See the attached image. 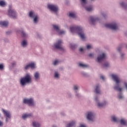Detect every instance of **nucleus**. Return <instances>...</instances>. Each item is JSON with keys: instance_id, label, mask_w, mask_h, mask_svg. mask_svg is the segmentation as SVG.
<instances>
[{"instance_id": "10", "label": "nucleus", "mask_w": 127, "mask_h": 127, "mask_svg": "<svg viewBox=\"0 0 127 127\" xmlns=\"http://www.w3.org/2000/svg\"><path fill=\"white\" fill-rule=\"evenodd\" d=\"M54 29L59 34H64L65 33V32L64 31H61L60 30V29H59V27L56 25H53Z\"/></svg>"}, {"instance_id": "35", "label": "nucleus", "mask_w": 127, "mask_h": 127, "mask_svg": "<svg viewBox=\"0 0 127 127\" xmlns=\"http://www.w3.org/2000/svg\"><path fill=\"white\" fill-rule=\"evenodd\" d=\"M118 98H119V99H123V95H122L121 94H120L118 95Z\"/></svg>"}, {"instance_id": "5", "label": "nucleus", "mask_w": 127, "mask_h": 127, "mask_svg": "<svg viewBox=\"0 0 127 127\" xmlns=\"http://www.w3.org/2000/svg\"><path fill=\"white\" fill-rule=\"evenodd\" d=\"M8 14L12 18H15L16 17V12L13 9L9 8L8 11Z\"/></svg>"}, {"instance_id": "41", "label": "nucleus", "mask_w": 127, "mask_h": 127, "mask_svg": "<svg viewBox=\"0 0 127 127\" xmlns=\"http://www.w3.org/2000/svg\"><path fill=\"white\" fill-rule=\"evenodd\" d=\"M2 126H3V123L1 121H0V127H2Z\"/></svg>"}, {"instance_id": "14", "label": "nucleus", "mask_w": 127, "mask_h": 127, "mask_svg": "<svg viewBox=\"0 0 127 127\" xmlns=\"http://www.w3.org/2000/svg\"><path fill=\"white\" fill-rule=\"evenodd\" d=\"M30 117H32V114H24L23 115L22 118L23 120H25V119H27V118H30Z\"/></svg>"}, {"instance_id": "17", "label": "nucleus", "mask_w": 127, "mask_h": 127, "mask_svg": "<svg viewBox=\"0 0 127 127\" xmlns=\"http://www.w3.org/2000/svg\"><path fill=\"white\" fill-rule=\"evenodd\" d=\"M99 88H100V86H99V85H97L96 86L95 91L96 94H100V89H99Z\"/></svg>"}, {"instance_id": "32", "label": "nucleus", "mask_w": 127, "mask_h": 127, "mask_svg": "<svg viewBox=\"0 0 127 127\" xmlns=\"http://www.w3.org/2000/svg\"><path fill=\"white\" fill-rule=\"evenodd\" d=\"M21 34L23 37H25L26 36V34H25L23 31L21 32Z\"/></svg>"}, {"instance_id": "39", "label": "nucleus", "mask_w": 127, "mask_h": 127, "mask_svg": "<svg viewBox=\"0 0 127 127\" xmlns=\"http://www.w3.org/2000/svg\"><path fill=\"white\" fill-rule=\"evenodd\" d=\"M74 90H78V86L77 85L74 86Z\"/></svg>"}, {"instance_id": "46", "label": "nucleus", "mask_w": 127, "mask_h": 127, "mask_svg": "<svg viewBox=\"0 0 127 127\" xmlns=\"http://www.w3.org/2000/svg\"><path fill=\"white\" fill-rule=\"evenodd\" d=\"M79 51H80V52H82V51H83V48H80L79 49Z\"/></svg>"}, {"instance_id": "27", "label": "nucleus", "mask_w": 127, "mask_h": 127, "mask_svg": "<svg viewBox=\"0 0 127 127\" xmlns=\"http://www.w3.org/2000/svg\"><path fill=\"white\" fill-rule=\"evenodd\" d=\"M33 126L34 127H39L40 125L37 123L33 122Z\"/></svg>"}, {"instance_id": "38", "label": "nucleus", "mask_w": 127, "mask_h": 127, "mask_svg": "<svg viewBox=\"0 0 127 127\" xmlns=\"http://www.w3.org/2000/svg\"><path fill=\"white\" fill-rule=\"evenodd\" d=\"M29 67H30L29 64H28V65H26V66H25V69L26 70H27V69H28V68H29Z\"/></svg>"}, {"instance_id": "49", "label": "nucleus", "mask_w": 127, "mask_h": 127, "mask_svg": "<svg viewBox=\"0 0 127 127\" xmlns=\"http://www.w3.org/2000/svg\"><path fill=\"white\" fill-rule=\"evenodd\" d=\"M123 55H121V57H123Z\"/></svg>"}, {"instance_id": "19", "label": "nucleus", "mask_w": 127, "mask_h": 127, "mask_svg": "<svg viewBox=\"0 0 127 127\" xmlns=\"http://www.w3.org/2000/svg\"><path fill=\"white\" fill-rule=\"evenodd\" d=\"M68 16H69V17H72V18H75V17H76V14L71 12L68 14Z\"/></svg>"}, {"instance_id": "44", "label": "nucleus", "mask_w": 127, "mask_h": 127, "mask_svg": "<svg viewBox=\"0 0 127 127\" xmlns=\"http://www.w3.org/2000/svg\"><path fill=\"white\" fill-rule=\"evenodd\" d=\"M80 127H86V126L83 125V124H81L80 126Z\"/></svg>"}, {"instance_id": "24", "label": "nucleus", "mask_w": 127, "mask_h": 127, "mask_svg": "<svg viewBox=\"0 0 127 127\" xmlns=\"http://www.w3.org/2000/svg\"><path fill=\"white\" fill-rule=\"evenodd\" d=\"M29 66L30 68H32V69H33L35 67V64H34V63H32L29 64Z\"/></svg>"}, {"instance_id": "21", "label": "nucleus", "mask_w": 127, "mask_h": 127, "mask_svg": "<svg viewBox=\"0 0 127 127\" xmlns=\"http://www.w3.org/2000/svg\"><path fill=\"white\" fill-rule=\"evenodd\" d=\"M79 67H82V68H87V67L88 66V65L83 64L82 63L79 64Z\"/></svg>"}, {"instance_id": "12", "label": "nucleus", "mask_w": 127, "mask_h": 127, "mask_svg": "<svg viewBox=\"0 0 127 127\" xmlns=\"http://www.w3.org/2000/svg\"><path fill=\"white\" fill-rule=\"evenodd\" d=\"M105 58H106V55L105 54V53H103L97 58V62L100 63V62L103 61V60H104Z\"/></svg>"}, {"instance_id": "4", "label": "nucleus", "mask_w": 127, "mask_h": 127, "mask_svg": "<svg viewBox=\"0 0 127 127\" xmlns=\"http://www.w3.org/2000/svg\"><path fill=\"white\" fill-rule=\"evenodd\" d=\"M61 44H62V41L58 40L57 43L54 45L55 48L56 49H59L60 50H64V48H63V47H62Z\"/></svg>"}, {"instance_id": "28", "label": "nucleus", "mask_w": 127, "mask_h": 127, "mask_svg": "<svg viewBox=\"0 0 127 127\" xmlns=\"http://www.w3.org/2000/svg\"><path fill=\"white\" fill-rule=\"evenodd\" d=\"M87 11H91L93 10V7L91 6H88L86 8Z\"/></svg>"}, {"instance_id": "23", "label": "nucleus", "mask_w": 127, "mask_h": 127, "mask_svg": "<svg viewBox=\"0 0 127 127\" xmlns=\"http://www.w3.org/2000/svg\"><path fill=\"white\" fill-rule=\"evenodd\" d=\"M97 106L100 108L102 107H104V106H106V102H104V103H97Z\"/></svg>"}, {"instance_id": "34", "label": "nucleus", "mask_w": 127, "mask_h": 127, "mask_svg": "<svg viewBox=\"0 0 127 127\" xmlns=\"http://www.w3.org/2000/svg\"><path fill=\"white\" fill-rule=\"evenodd\" d=\"M86 47L87 49H91L92 48V46L90 45H87Z\"/></svg>"}, {"instance_id": "33", "label": "nucleus", "mask_w": 127, "mask_h": 127, "mask_svg": "<svg viewBox=\"0 0 127 127\" xmlns=\"http://www.w3.org/2000/svg\"><path fill=\"white\" fill-rule=\"evenodd\" d=\"M55 78H58V77H59V74H58V72H56L55 73Z\"/></svg>"}, {"instance_id": "11", "label": "nucleus", "mask_w": 127, "mask_h": 127, "mask_svg": "<svg viewBox=\"0 0 127 127\" xmlns=\"http://www.w3.org/2000/svg\"><path fill=\"white\" fill-rule=\"evenodd\" d=\"M94 118L95 117L94 116V113L92 112H88V114L87 115V119L88 120V121H91L93 122L94 121Z\"/></svg>"}, {"instance_id": "31", "label": "nucleus", "mask_w": 127, "mask_h": 127, "mask_svg": "<svg viewBox=\"0 0 127 127\" xmlns=\"http://www.w3.org/2000/svg\"><path fill=\"white\" fill-rule=\"evenodd\" d=\"M58 63H59V61L56 60L53 63V65H57V64H58Z\"/></svg>"}, {"instance_id": "50", "label": "nucleus", "mask_w": 127, "mask_h": 127, "mask_svg": "<svg viewBox=\"0 0 127 127\" xmlns=\"http://www.w3.org/2000/svg\"><path fill=\"white\" fill-rule=\"evenodd\" d=\"M53 127H56V126H53Z\"/></svg>"}, {"instance_id": "8", "label": "nucleus", "mask_w": 127, "mask_h": 127, "mask_svg": "<svg viewBox=\"0 0 127 127\" xmlns=\"http://www.w3.org/2000/svg\"><path fill=\"white\" fill-rule=\"evenodd\" d=\"M48 7L49 9H50L52 11H54V12H56V11H58V7L57 5L49 4L48 5Z\"/></svg>"}, {"instance_id": "29", "label": "nucleus", "mask_w": 127, "mask_h": 127, "mask_svg": "<svg viewBox=\"0 0 127 127\" xmlns=\"http://www.w3.org/2000/svg\"><path fill=\"white\" fill-rule=\"evenodd\" d=\"M27 44V42H26V41L24 40L22 42V45L23 47H25L26 46V45Z\"/></svg>"}, {"instance_id": "20", "label": "nucleus", "mask_w": 127, "mask_h": 127, "mask_svg": "<svg viewBox=\"0 0 127 127\" xmlns=\"http://www.w3.org/2000/svg\"><path fill=\"white\" fill-rule=\"evenodd\" d=\"M120 124L121 125H123L124 126H126L127 125V121L124 119H121L120 120Z\"/></svg>"}, {"instance_id": "9", "label": "nucleus", "mask_w": 127, "mask_h": 127, "mask_svg": "<svg viewBox=\"0 0 127 127\" xmlns=\"http://www.w3.org/2000/svg\"><path fill=\"white\" fill-rule=\"evenodd\" d=\"M2 112L5 116L6 118V122H8V119H10L11 116H10V113H9V111H5L4 109H2Z\"/></svg>"}, {"instance_id": "37", "label": "nucleus", "mask_w": 127, "mask_h": 127, "mask_svg": "<svg viewBox=\"0 0 127 127\" xmlns=\"http://www.w3.org/2000/svg\"><path fill=\"white\" fill-rule=\"evenodd\" d=\"M82 3H87L86 0H81Z\"/></svg>"}, {"instance_id": "22", "label": "nucleus", "mask_w": 127, "mask_h": 127, "mask_svg": "<svg viewBox=\"0 0 127 127\" xmlns=\"http://www.w3.org/2000/svg\"><path fill=\"white\" fill-rule=\"evenodd\" d=\"M34 77H35V79L36 80H37V79H39V73L38 72H36L34 74Z\"/></svg>"}, {"instance_id": "18", "label": "nucleus", "mask_w": 127, "mask_h": 127, "mask_svg": "<svg viewBox=\"0 0 127 127\" xmlns=\"http://www.w3.org/2000/svg\"><path fill=\"white\" fill-rule=\"evenodd\" d=\"M115 90H116L117 91H118L119 92H122V90H123V89L121 87H120V86H119V85H117L115 88H114Z\"/></svg>"}, {"instance_id": "45", "label": "nucleus", "mask_w": 127, "mask_h": 127, "mask_svg": "<svg viewBox=\"0 0 127 127\" xmlns=\"http://www.w3.org/2000/svg\"><path fill=\"white\" fill-rule=\"evenodd\" d=\"M121 5H122V6H124V5H125V3L124 2L121 3Z\"/></svg>"}, {"instance_id": "7", "label": "nucleus", "mask_w": 127, "mask_h": 127, "mask_svg": "<svg viewBox=\"0 0 127 127\" xmlns=\"http://www.w3.org/2000/svg\"><path fill=\"white\" fill-rule=\"evenodd\" d=\"M24 104H27L29 106H33L34 103H33V99H24L23 100Z\"/></svg>"}, {"instance_id": "15", "label": "nucleus", "mask_w": 127, "mask_h": 127, "mask_svg": "<svg viewBox=\"0 0 127 127\" xmlns=\"http://www.w3.org/2000/svg\"><path fill=\"white\" fill-rule=\"evenodd\" d=\"M98 20V18H94L93 16L90 17V21H91L92 24H95L96 21Z\"/></svg>"}, {"instance_id": "42", "label": "nucleus", "mask_w": 127, "mask_h": 127, "mask_svg": "<svg viewBox=\"0 0 127 127\" xmlns=\"http://www.w3.org/2000/svg\"><path fill=\"white\" fill-rule=\"evenodd\" d=\"M109 66V64L108 63H106L104 64L105 67H108Z\"/></svg>"}, {"instance_id": "13", "label": "nucleus", "mask_w": 127, "mask_h": 127, "mask_svg": "<svg viewBox=\"0 0 127 127\" xmlns=\"http://www.w3.org/2000/svg\"><path fill=\"white\" fill-rule=\"evenodd\" d=\"M112 79L116 82V84H119L120 82H121V80H120V78H119V77H118V75L116 74H112L111 75Z\"/></svg>"}, {"instance_id": "51", "label": "nucleus", "mask_w": 127, "mask_h": 127, "mask_svg": "<svg viewBox=\"0 0 127 127\" xmlns=\"http://www.w3.org/2000/svg\"><path fill=\"white\" fill-rule=\"evenodd\" d=\"M12 65L13 66V64H12Z\"/></svg>"}, {"instance_id": "40", "label": "nucleus", "mask_w": 127, "mask_h": 127, "mask_svg": "<svg viewBox=\"0 0 127 127\" xmlns=\"http://www.w3.org/2000/svg\"><path fill=\"white\" fill-rule=\"evenodd\" d=\"M88 56H89V57H93V56H94V55H93V54H89L88 55Z\"/></svg>"}, {"instance_id": "36", "label": "nucleus", "mask_w": 127, "mask_h": 127, "mask_svg": "<svg viewBox=\"0 0 127 127\" xmlns=\"http://www.w3.org/2000/svg\"><path fill=\"white\" fill-rule=\"evenodd\" d=\"M2 69H3V65L2 64H0V69L2 70Z\"/></svg>"}, {"instance_id": "47", "label": "nucleus", "mask_w": 127, "mask_h": 127, "mask_svg": "<svg viewBox=\"0 0 127 127\" xmlns=\"http://www.w3.org/2000/svg\"><path fill=\"white\" fill-rule=\"evenodd\" d=\"M121 48L119 47V48H118L117 49V50H118V51H121Z\"/></svg>"}, {"instance_id": "2", "label": "nucleus", "mask_w": 127, "mask_h": 127, "mask_svg": "<svg viewBox=\"0 0 127 127\" xmlns=\"http://www.w3.org/2000/svg\"><path fill=\"white\" fill-rule=\"evenodd\" d=\"M31 82V76L29 74H27L25 76L20 79V84L22 86H24L27 83H30Z\"/></svg>"}, {"instance_id": "26", "label": "nucleus", "mask_w": 127, "mask_h": 127, "mask_svg": "<svg viewBox=\"0 0 127 127\" xmlns=\"http://www.w3.org/2000/svg\"><path fill=\"white\" fill-rule=\"evenodd\" d=\"M75 125V122L73 121L71 123L68 124L66 127H72Z\"/></svg>"}, {"instance_id": "3", "label": "nucleus", "mask_w": 127, "mask_h": 127, "mask_svg": "<svg viewBox=\"0 0 127 127\" xmlns=\"http://www.w3.org/2000/svg\"><path fill=\"white\" fill-rule=\"evenodd\" d=\"M105 26L107 28H110V29H112V30H117V29H119V26H118V25H117L116 23L106 24Z\"/></svg>"}, {"instance_id": "48", "label": "nucleus", "mask_w": 127, "mask_h": 127, "mask_svg": "<svg viewBox=\"0 0 127 127\" xmlns=\"http://www.w3.org/2000/svg\"><path fill=\"white\" fill-rule=\"evenodd\" d=\"M95 100L96 102H98V98L97 97H96L95 98Z\"/></svg>"}, {"instance_id": "1", "label": "nucleus", "mask_w": 127, "mask_h": 127, "mask_svg": "<svg viewBox=\"0 0 127 127\" xmlns=\"http://www.w3.org/2000/svg\"><path fill=\"white\" fill-rule=\"evenodd\" d=\"M70 30L71 32H76L82 40H85V34L83 32V29L79 26L70 27Z\"/></svg>"}, {"instance_id": "25", "label": "nucleus", "mask_w": 127, "mask_h": 127, "mask_svg": "<svg viewBox=\"0 0 127 127\" xmlns=\"http://www.w3.org/2000/svg\"><path fill=\"white\" fill-rule=\"evenodd\" d=\"M112 119L113 122H114V123H118V122H119V121H118V119H117V117L115 116H112Z\"/></svg>"}, {"instance_id": "16", "label": "nucleus", "mask_w": 127, "mask_h": 127, "mask_svg": "<svg viewBox=\"0 0 127 127\" xmlns=\"http://www.w3.org/2000/svg\"><path fill=\"white\" fill-rule=\"evenodd\" d=\"M8 25V22L7 21H0V25H1V26H7Z\"/></svg>"}, {"instance_id": "6", "label": "nucleus", "mask_w": 127, "mask_h": 127, "mask_svg": "<svg viewBox=\"0 0 127 127\" xmlns=\"http://www.w3.org/2000/svg\"><path fill=\"white\" fill-rule=\"evenodd\" d=\"M29 15L30 17L34 18V22H35V23H36V22H37V19H38V17L37 16V15L36 14H35L34 12H33L32 11H30L29 12Z\"/></svg>"}, {"instance_id": "30", "label": "nucleus", "mask_w": 127, "mask_h": 127, "mask_svg": "<svg viewBox=\"0 0 127 127\" xmlns=\"http://www.w3.org/2000/svg\"><path fill=\"white\" fill-rule=\"evenodd\" d=\"M0 6H4V5H5V2L3 1H0Z\"/></svg>"}, {"instance_id": "43", "label": "nucleus", "mask_w": 127, "mask_h": 127, "mask_svg": "<svg viewBox=\"0 0 127 127\" xmlns=\"http://www.w3.org/2000/svg\"><path fill=\"white\" fill-rule=\"evenodd\" d=\"M101 79H102V80H104L105 79V77H104V76H100Z\"/></svg>"}]
</instances>
